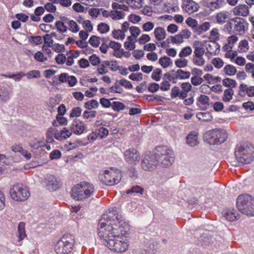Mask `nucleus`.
<instances>
[{
  "mask_svg": "<svg viewBox=\"0 0 254 254\" xmlns=\"http://www.w3.org/2000/svg\"><path fill=\"white\" fill-rule=\"evenodd\" d=\"M124 220L117 210L104 214L98 223V234L104 241V245L111 251L123 253L128 248L127 240L123 237L126 230Z\"/></svg>",
  "mask_w": 254,
  "mask_h": 254,
  "instance_id": "f257e3e1",
  "label": "nucleus"
},
{
  "mask_svg": "<svg viewBox=\"0 0 254 254\" xmlns=\"http://www.w3.org/2000/svg\"><path fill=\"white\" fill-rule=\"evenodd\" d=\"M94 191L93 185L87 182H82L72 187L71 195L73 199L83 201L90 197Z\"/></svg>",
  "mask_w": 254,
  "mask_h": 254,
  "instance_id": "f03ea898",
  "label": "nucleus"
},
{
  "mask_svg": "<svg viewBox=\"0 0 254 254\" xmlns=\"http://www.w3.org/2000/svg\"><path fill=\"white\" fill-rule=\"evenodd\" d=\"M235 155L239 163L249 164L254 159V148L247 143H240L236 147Z\"/></svg>",
  "mask_w": 254,
  "mask_h": 254,
  "instance_id": "7ed1b4c3",
  "label": "nucleus"
},
{
  "mask_svg": "<svg viewBox=\"0 0 254 254\" xmlns=\"http://www.w3.org/2000/svg\"><path fill=\"white\" fill-rule=\"evenodd\" d=\"M75 237L69 234L64 235L54 246V250L57 254H69L74 249Z\"/></svg>",
  "mask_w": 254,
  "mask_h": 254,
  "instance_id": "20e7f679",
  "label": "nucleus"
},
{
  "mask_svg": "<svg viewBox=\"0 0 254 254\" xmlns=\"http://www.w3.org/2000/svg\"><path fill=\"white\" fill-rule=\"evenodd\" d=\"M238 210L248 216H254V197L245 193L239 195L236 200Z\"/></svg>",
  "mask_w": 254,
  "mask_h": 254,
  "instance_id": "39448f33",
  "label": "nucleus"
},
{
  "mask_svg": "<svg viewBox=\"0 0 254 254\" xmlns=\"http://www.w3.org/2000/svg\"><path fill=\"white\" fill-rule=\"evenodd\" d=\"M155 155L158 164L163 167L170 166L174 161L175 155L173 151L165 146L156 147Z\"/></svg>",
  "mask_w": 254,
  "mask_h": 254,
  "instance_id": "423d86ee",
  "label": "nucleus"
},
{
  "mask_svg": "<svg viewBox=\"0 0 254 254\" xmlns=\"http://www.w3.org/2000/svg\"><path fill=\"white\" fill-rule=\"evenodd\" d=\"M248 23L246 20L240 17H235L231 19L229 22L226 25V29L229 32L236 35H243L248 29Z\"/></svg>",
  "mask_w": 254,
  "mask_h": 254,
  "instance_id": "0eeeda50",
  "label": "nucleus"
},
{
  "mask_svg": "<svg viewBox=\"0 0 254 254\" xmlns=\"http://www.w3.org/2000/svg\"><path fill=\"white\" fill-rule=\"evenodd\" d=\"M121 172L118 169L104 170L99 175V179L101 182L106 185L113 186L118 184L121 179Z\"/></svg>",
  "mask_w": 254,
  "mask_h": 254,
  "instance_id": "6e6552de",
  "label": "nucleus"
},
{
  "mask_svg": "<svg viewBox=\"0 0 254 254\" xmlns=\"http://www.w3.org/2000/svg\"><path fill=\"white\" fill-rule=\"evenodd\" d=\"M227 136L226 132L222 129H214L205 133L204 139L208 144L215 145L224 142Z\"/></svg>",
  "mask_w": 254,
  "mask_h": 254,
  "instance_id": "1a4fd4ad",
  "label": "nucleus"
},
{
  "mask_svg": "<svg viewBox=\"0 0 254 254\" xmlns=\"http://www.w3.org/2000/svg\"><path fill=\"white\" fill-rule=\"evenodd\" d=\"M9 193L12 199L20 201L26 200L30 195L28 190L21 184L14 185L10 189Z\"/></svg>",
  "mask_w": 254,
  "mask_h": 254,
  "instance_id": "9d476101",
  "label": "nucleus"
},
{
  "mask_svg": "<svg viewBox=\"0 0 254 254\" xmlns=\"http://www.w3.org/2000/svg\"><path fill=\"white\" fill-rule=\"evenodd\" d=\"M124 158L125 161L128 164L135 166L140 161V154L137 149L130 147L125 151Z\"/></svg>",
  "mask_w": 254,
  "mask_h": 254,
  "instance_id": "9b49d317",
  "label": "nucleus"
},
{
  "mask_svg": "<svg viewBox=\"0 0 254 254\" xmlns=\"http://www.w3.org/2000/svg\"><path fill=\"white\" fill-rule=\"evenodd\" d=\"M158 165V162L155 154L151 153L144 155L141 160V168L145 171H152L154 170Z\"/></svg>",
  "mask_w": 254,
  "mask_h": 254,
  "instance_id": "f8f14e48",
  "label": "nucleus"
},
{
  "mask_svg": "<svg viewBox=\"0 0 254 254\" xmlns=\"http://www.w3.org/2000/svg\"><path fill=\"white\" fill-rule=\"evenodd\" d=\"M72 131L75 134L81 135L87 131V127L83 122L75 119L70 126Z\"/></svg>",
  "mask_w": 254,
  "mask_h": 254,
  "instance_id": "ddd939ff",
  "label": "nucleus"
},
{
  "mask_svg": "<svg viewBox=\"0 0 254 254\" xmlns=\"http://www.w3.org/2000/svg\"><path fill=\"white\" fill-rule=\"evenodd\" d=\"M61 185V182L55 176L50 175L46 179V188L51 191L59 189Z\"/></svg>",
  "mask_w": 254,
  "mask_h": 254,
  "instance_id": "4468645a",
  "label": "nucleus"
},
{
  "mask_svg": "<svg viewBox=\"0 0 254 254\" xmlns=\"http://www.w3.org/2000/svg\"><path fill=\"white\" fill-rule=\"evenodd\" d=\"M231 14L227 10H223L216 13L215 16L216 22L219 24H224L229 22L231 20Z\"/></svg>",
  "mask_w": 254,
  "mask_h": 254,
  "instance_id": "2eb2a0df",
  "label": "nucleus"
},
{
  "mask_svg": "<svg viewBox=\"0 0 254 254\" xmlns=\"http://www.w3.org/2000/svg\"><path fill=\"white\" fill-rule=\"evenodd\" d=\"M238 95L241 97L247 95L249 97H254V86H248L245 83L240 84Z\"/></svg>",
  "mask_w": 254,
  "mask_h": 254,
  "instance_id": "dca6fc26",
  "label": "nucleus"
},
{
  "mask_svg": "<svg viewBox=\"0 0 254 254\" xmlns=\"http://www.w3.org/2000/svg\"><path fill=\"white\" fill-rule=\"evenodd\" d=\"M249 7L245 4H240L236 5L232 9L235 15L246 17L250 14Z\"/></svg>",
  "mask_w": 254,
  "mask_h": 254,
  "instance_id": "f3484780",
  "label": "nucleus"
},
{
  "mask_svg": "<svg viewBox=\"0 0 254 254\" xmlns=\"http://www.w3.org/2000/svg\"><path fill=\"white\" fill-rule=\"evenodd\" d=\"M199 5L192 0L186 1L183 6V9L189 14H191L198 10Z\"/></svg>",
  "mask_w": 254,
  "mask_h": 254,
  "instance_id": "a211bd4d",
  "label": "nucleus"
},
{
  "mask_svg": "<svg viewBox=\"0 0 254 254\" xmlns=\"http://www.w3.org/2000/svg\"><path fill=\"white\" fill-rule=\"evenodd\" d=\"M237 213V211L233 208L227 209L223 211L222 215L227 220L233 222L238 219L239 215Z\"/></svg>",
  "mask_w": 254,
  "mask_h": 254,
  "instance_id": "6ab92c4d",
  "label": "nucleus"
},
{
  "mask_svg": "<svg viewBox=\"0 0 254 254\" xmlns=\"http://www.w3.org/2000/svg\"><path fill=\"white\" fill-rule=\"evenodd\" d=\"M226 5V2L225 0H211L208 3V7L211 11L222 8Z\"/></svg>",
  "mask_w": 254,
  "mask_h": 254,
  "instance_id": "aec40b11",
  "label": "nucleus"
},
{
  "mask_svg": "<svg viewBox=\"0 0 254 254\" xmlns=\"http://www.w3.org/2000/svg\"><path fill=\"white\" fill-rule=\"evenodd\" d=\"M220 45L215 41H210L206 45L207 52L211 55H216L220 52Z\"/></svg>",
  "mask_w": 254,
  "mask_h": 254,
  "instance_id": "412c9836",
  "label": "nucleus"
},
{
  "mask_svg": "<svg viewBox=\"0 0 254 254\" xmlns=\"http://www.w3.org/2000/svg\"><path fill=\"white\" fill-rule=\"evenodd\" d=\"M170 96L172 99L179 97L180 99L186 98V94L180 90L177 86H175L172 88Z\"/></svg>",
  "mask_w": 254,
  "mask_h": 254,
  "instance_id": "4be33fe9",
  "label": "nucleus"
},
{
  "mask_svg": "<svg viewBox=\"0 0 254 254\" xmlns=\"http://www.w3.org/2000/svg\"><path fill=\"white\" fill-rule=\"evenodd\" d=\"M192 48L193 49V55H204L205 51L202 47V44L199 41H195L192 44Z\"/></svg>",
  "mask_w": 254,
  "mask_h": 254,
  "instance_id": "5701e85b",
  "label": "nucleus"
},
{
  "mask_svg": "<svg viewBox=\"0 0 254 254\" xmlns=\"http://www.w3.org/2000/svg\"><path fill=\"white\" fill-rule=\"evenodd\" d=\"M238 37L236 35H231L227 38V43L222 47L223 50L232 49L235 44L238 41Z\"/></svg>",
  "mask_w": 254,
  "mask_h": 254,
  "instance_id": "b1692460",
  "label": "nucleus"
},
{
  "mask_svg": "<svg viewBox=\"0 0 254 254\" xmlns=\"http://www.w3.org/2000/svg\"><path fill=\"white\" fill-rule=\"evenodd\" d=\"M198 134L196 132H190L189 134L186 138V141L188 145L190 146H194L198 144Z\"/></svg>",
  "mask_w": 254,
  "mask_h": 254,
  "instance_id": "393cba45",
  "label": "nucleus"
},
{
  "mask_svg": "<svg viewBox=\"0 0 254 254\" xmlns=\"http://www.w3.org/2000/svg\"><path fill=\"white\" fill-rule=\"evenodd\" d=\"M65 23L68 25V30L72 33H76L79 30V27L73 20L66 19Z\"/></svg>",
  "mask_w": 254,
  "mask_h": 254,
  "instance_id": "a878e982",
  "label": "nucleus"
},
{
  "mask_svg": "<svg viewBox=\"0 0 254 254\" xmlns=\"http://www.w3.org/2000/svg\"><path fill=\"white\" fill-rule=\"evenodd\" d=\"M209 101L210 99L207 96L201 94L197 98L196 104L198 106H199L200 105L204 106L205 109L209 106Z\"/></svg>",
  "mask_w": 254,
  "mask_h": 254,
  "instance_id": "bb28decb",
  "label": "nucleus"
},
{
  "mask_svg": "<svg viewBox=\"0 0 254 254\" xmlns=\"http://www.w3.org/2000/svg\"><path fill=\"white\" fill-rule=\"evenodd\" d=\"M167 44L171 43L176 44H180L184 42V39L182 38V36L180 33L173 36H169L167 39Z\"/></svg>",
  "mask_w": 254,
  "mask_h": 254,
  "instance_id": "cd10ccee",
  "label": "nucleus"
},
{
  "mask_svg": "<svg viewBox=\"0 0 254 254\" xmlns=\"http://www.w3.org/2000/svg\"><path fill=\"white\" fill-rule=\"evenodd\" d=\"M210 27V23L209 22H205L200 25L197 26L194 33L198 35H200L204 32H206L209 29Z\"/></svg>",
  "mask_w": 254,
  "mask_h": 254,
  "instance_id": "c85d7f7f",
  "label": "nucleus"
},
{
  "mask_svg": "<svg viewBox=\"0 0 254 254\" xmlns=\"http://www.w3.org/2000/svg\"><path fill=\"white\" fill-rule=\"evenodd\" d=\"M154 33L155 38L158 41H161L166 37V32L163 28L158 27L154 30Z\"/></svg>",
  "mask_w": 254,
  "mask_h": 254,
  "instance_id": "c756f323",
  "label": "nucleus"
},
{
  "mask_svg": "<svg viewBox=\"0 0 254 254\" xmlns=\"http://www.w3.org/2000/svg\"><path fill=\"white\" fill-rule=\"evenodd\" d=\"M223 71L225 74L230 76L235 75L237 71L236 68L232 64H226Z\"/></svg>",
  "mask_w": 254,
  "mask_h": 254,
  "instance_id": "7c9ffc66",
  "label": "nucleus"
},
{
  "mask_svg": "<svg viewBox=\"0 0 254 254\" xmlns=\"http://www.w3.org/2000/svg\"><path fill=\"white\" fill-rule=\"evenodd\" d=\"M72 134V132L68 129L66 127H64L61 131L60 135H57L55 138L59 140H62L64 139H66L69 137Z\"/></svg>",
  "mask_w": 254,
  "mask_h": 254,
  "instance_id": "2f4dec72",
  "label": "nucleus"
},
{
  "mask_svg": "<svg viewBox=\"0 0 254 254\" xmlns=\"http://www.w3.org/2000/svg\"><path fill=\"white\" fill-rule=\"evenodd\" d=\"M249 48L248 41L247 40H242L239 43L238 51L241 53H246L248 51Z\"/></svg>",
  "mask_w": 254,
  "mask_h": 254,
  "instance_id": "473e14b6",
  "label": "nucleus"
},
{
  "mask_svg": "<svg viewBox=\"0 0 254 254\" xmlns=\"http://www.w3.org/2000/svg\"><path fill=\"white\" fill-rule=\"evenodd\" d=\"M192 62L196 66H203L205 64V59L203 58V55H193Z\"/></svg>",
  "mask_w": 254,
  "mask_h": 254,
  "instance_id": "72a5a7b5",
  "label": "nucleus"
},
{
  "mask_svg": "<svg viewBox=\"0 0 254 254\" xmlns=\"http://www.w3.org/2000/svg\"><path fill=\"white\" fill-rule=\"evenodd\" d=\"M234 92L233 89L228 88L224 91V94L222 98L223 101L225 102H228L231 101L233 98Z\"/></svg>",
  "mask_w": 254,
  "mask_h": 254,
  "instance_id": "f704fd0d",
  "label": "nucleus"
},
{
  "mask_svg": "<svg viewBox=\"0 0 254 254\" xmlns=\"http://www.w3.org/2000/svg\"><path fill=\"white\" fill-rule=\"evenodd\" d=\"M18 237L19 241L22 240L26 236L25 230V223L21 222L19 223L18 226Z\"/></svg>",
  "mask_w": 254,
  "mask_h": 254,
  "instance_id": "c9c22d12",
  "label": "nucleus"
},
{
  "mask_svg": "<svg viewBox=\"0 0 254 254\" xmlns=\"http://www.w3.org/2000/svg\"><path fill=\"white\" fill-rule=\"evenodd\" d=\"M190 76L189 71L183 70L181 69H178L176 72V78L185 79L189 78Z\"/></svg>",
  "mask_w": 254,
  "mask_h": 254,
  "instance_id": "e433bc0d",
  "label": "nucleus"
},
{
  "mask_svg": "<svg viewBox=\"0 0 254 254\" xmlns=\"http://www.w3.org/2000/svg\"><path fill=\"white\" fill-rule=\"evenodd\" d=\"M95 130L97 132L98 137L100 139L105 138L109 134L108 129L103 127H100Z\"/></svg>",
  "mask_w": 254,
  "mask_h": 254,
  "instance_id": "4c0bfd02",
  "label": "nucleus"
},
{
  "mask_svg": "<svg viewBox=\"0 0 254 254\" xmlns=\"http://www.w3.org/2000/svg\"><path fill=\"white\" fill-rule=\"evenodd\" d=\"M196 118L202 122H207L211 120L212 117L208 112H199L196 114Z\"/></svg>",
  "mask_w": 254,
  "mask_h": 254,
  "instance_id": "58836bf2",
  "label": "nucleus"
},
{
  "mask_svg": "<svg viewBox=\"0 0 254 254\" xmlns=\"http://www.w3.org/2000/svg\"><path fill=\"white\" fill-rule=\"evenodd\" d=\"M222 84L226 87L233 89L236 87L237 82L234 79L226 78L223 80Z\"/></svg>",
  "mask_w": 254,
  "mask_h": 254,
  "instance_id": "ea45409f",
  "label": "nucleus"
},
{
  "mask_svg": "<svg viewBox=\"0 0 254 254\" xmlns=\"http://www.w3.org/2000/svg\"><path fill=\"white\" fill-rule=\"evenodd\" d=\"M220 34L219 30L216 28H213L210 32L209 39L211 41H217L220 39Z\"/></svg>",
  "mask_w": 254,
  "mask_h": 254,
  "instance_id": "a19ab883",
  "label": "nucleus"
},
{
  "mask_svg": "<svg viewBox=\"0 0 254 254\" xmlns=\"http://www.w3.org/2000/svg\"><path fill=\"white\" fill-rule=\"evenodd\" d=\"M9 93L8 90L4 87H0V99L1 101H7L9 99Z\"/></svg>",
  "mask_w": 254,
  "mask_h": 254,
  "instance_id": "79ce46f5",
  "label": "nucleus"
},
{
  "mask_svg": "<svg viewBox=\"0 0 254 254\" xmlns=\"http://www.w3.org/2000/svg\"><path fill=\"white\" fill-rule=\"evenodd\" d=\"M99 105L98 101L94 99L89 100L84 103V107L88 110L96 109L98 107Z\"/></svg>",
  "mask_w": 254,
  "mask_h": 254,
  "instance_id": "37998d69",
  "label": "nucleus"
},
{
  "mask_svg": "<svg viewBox=\"0 0 254 254\" xmlns=\"http://www.w3.org/2000/svg\"><path fill=\"white\" fill-rule=\"evenodd\" d=\"M55 27L57 30L61 33L66 32L67 30V27L65 23L62 21H57L55 23Z\"/></svg>",
  "mask_w": 254,
  "mask_h": 254,
  "instance_id": "c03bdc74",
  "label": "nucleus"
},
{
  "mask_svg": "<svg viewBox=\"0 0 254 254\" xmlns=\"http://www.w3.org/2000/svg\"><path fill=\"white\" fill-rule=\"evenodd\" d=\"M159 63L164 68L168 67L170 64H172L171 59L167 56L160 58Z\"/></svg>",
  "mask_w": 254,
  "mask_h": 254,
  "instance_id": "a18cd8bd",
  "label": "nucleus"
},
{
  "mask_svg": "<svg viewBox=\"0 0 254 254\" xmlns=\"http://www.w3.org/2000/svg\"><path fill=\"white\" fill-rule=\"evenodd\" d=\"M142 0H128L127 4L133 8L139 9L142 6Z\"/></svg>",
  "mask_w": 254,
  "mask_h": 254,
  "instance_id": "49530a36",
  "label": "nucleus"
},
{
  "mask_svg": "<svg viewBox=\"0 0 254 254\" xmlns=\"http://www.w3.org/2000/svg\"><path fill=\"white\" fill-rule=\"evenodd\" d=\"M55 133V129L51 127L49 128L46 132V142L47 143H52L54 141L53 135Z\"/></svg>",
  "mask_w": 254,
  "mask_h": 254,
  "instance_id": "de8ad7c7",
  "label": "nucleus"
},
{
  "mask_svg": "<svg viewBox=\"0 0 254 254\" xmlns=\"http://www.w3.org/2000/svg\"><path fill=\"white\" fill-rule=\"evenodd\" d=\"M97 115L96 111H88L86 110L83 113V118L85 120H90L95 118Z\"/></svg>",
  "mask_w": 254,
  "mask_h": 254,
  "instance_id": "09e8293b",
  "label": "nucleus"
},
{
  "mask_svg": "<svg viewBox=\"0 0 254 254\" xmlns=\"http://www.w3.org/2000/svg\"><path fill=\"white\" fill-rule=\"evenodd\" d=\"M192 53V49L190 46L183 48L180 51L179 56L180 58L188 57Z\"/></svg>",
  "mask_w": 254,
  "mask_h": 254,
  "instance_id": "8fccbe9b",
  "label": "nucleus"
},
{
  "mask_svg": "<svg viewBox=\"0 0 254 254\" xmlns=\"http://www.w3.org/2000/svg\"><path fill=\"white\" fill-rule=\"evenodd\" d=\"M112 108L115 111L119 112L125 109V105L119 101H115L112 103Z\"/></svg>",
  "mask_w": 254,
  "mask_h": 254,
  "instance_id": "3c124183",
  "label": "nucleus"
},
{
  "mask_svg": "<svg viewBox=\"0 0 254 254\" xmlns=\"http://www.w3.org/2000/svg\"><path fill=\"white\" fill-rule=\"evenodd\" d=\"M107 67L106 61L103 62L98 66L97 72L98 74L103 75L107 73L108 72Z\"/></svg>",
  "mask_w": 254,
  "mask_h": 254,
  "instance_id": "603ef678",
  "label": "nucleus"
},
{
  "mask_svg": "<svg viewBox=\"0 0 254 254\" xmlns=\"http://www.w3.org/2000/svg\"><path fill=\"white\" fill-rule=\"evenodd\" d=\"M144 192V189L139 187V186H134L132 187V188L127 190L126 193L127 194L131 193H140L142 194Z\"/></svg>",
  "mask_w": 254,
  "mask_h": 254,
  "instance_id": "864d4df0",
  "label": "nucleus"
},
{
  "mask_svg": "<svg viewBox=\"0 0 254 254\" xmlns=\"http://www.w3.org/2000/svg\"><path fill=\"white\" fill-rule=\"evenodd\" d=\"M112 35L114 38L116 39L123 40L125 37V34L122 30H114L112 32Z\"/></svg>",
  "mask_w": 254,
  "mask_h": 254,
  "instance_id": "5fc2aeb1",
  "label": "nucleus"
},
{
  "mask_svg": "<svg viewBox=\"0 0 254 254\" xmlns=\"http://www.w3.org/2000/svg\"><path fill=\"white\" fill-rule=\"evenodd\" d=\"M26 76V73L23 72H19L16 74H9L4 75V76L13 79L16 81H19L21 80L22 77Z\"/></svg>",
  "mask_w": 254,
  "mask_h": 254,
  "instance_id": "6e6d98bb",
  "label": "nucleus"
},
{
  "mask_svg": "<svg viewBox=\"0 0 254 254\" xmlns=\"http://www.w3.org/2000/svg\"><path fill=\"white\" fill-rule=\"evenodd\" d=\"M106 65L109 67L110 69L112 71H115L120 69V66L118 65L116 61H106Z\"/></svg>",
  "mask_w": 254,
  "mask_h": 254,
  "instance_id": "4d7b16f0",
  "label": "nucleus"
},
{
  "mask_svg": "<svg viewBox=\"0 0 254 254\" xmlns=\"http://www.w3.org/2000/svg\"><path fill=\"white\" fill-rule=\"evenodd\" d=\"M181 87L182 89V91L185 93L186 94V98H187L188 97V93L191 90V85L189 82H184L181 84Z\"/></svg>",
  "mask_w": 254,
  "mask_h": 254,
  "instance_id": "13d9d810",
  "label": "nucleus"
},
{
  "mask_svg": "<svg viewBox=\"0 0 254 254\" xmlns=\"http://www.w3.org/2000/svg\"><path fill=\"white\" fill-rule=\"evenodd\" d=\"M98 31L102 34L106 33L110 29L109 26L105 23L102 22L98 25L97 27Z\"/></svg>",
  "mask_w": 254,
  "mask_h": 254,
  "instance_id": "bf43d9fd",
  "label": "nucleus"
},
{
  "mask_svg": "<svg viewBox=\"0 0 254 254\" xmlns=\"http://www.w3.org/2000/svg\"><path fill=\"white\" fill-rule=\"evenodd\" d=\"M82 112V109L79 107H74L72 109L69 115L70 118L79 117L80 116Z\"/></svg>",
  "mask_w": 254,
  "mask_h": 254,
  "instance_id": "052dcab7",
  "label": "nucleus"
},
{
  "mask_svg": "<svg viewBox=\"0 0 254 254\" xmlns=\"http://www.w3.org/2000/svg\"><path fill=\"white\" fill-rule=\"evenodd\" d=\"M89 44L94 47H98L100 43L99 37L93 35L89 40Z\"/></svg>",
  "mask_w": 254,
  "mask_h": 254,
  "instance_id": "680f3d73",
  "label": "nucleus"
},
{
  "mask_svg": "<svg viewBox=\"0 0 254 254\" xmlns=\"http://www.w3.org/2000/svg\"><path fill=\"white\" fill-rule=\"evenodd\" d=\"M162 70L160 68L154 69L152 73L151 77L156 81H159L161 78Z\"/></svg>",
  "mask_w": 254,
  "mask_h": 254,
  "instance_id": "e2e57ef3",
  "label": "nucleus"
},
{
  "mask_svg": "<svg viewBox=\"0 0 254 254\" xmlns=\"http://www.w3.org/2000/svg\"><path fill=\"white\" fill-rule=\"evenodd\" d=\"M214 66L218 69L221 68L224 65V62L220 58H215L211 62Z\"/></svg>",
  "mask_w": 254,
  "mask_h": 254,
  "instance_id": "0e129e2a",
  "label": "nucleus"
},
{
  "mask_svg": "<svg viewBox=\"0 0 254 254\" xmlns=\"http://www.w3.org/2000/svg\"><path fill=\"white\" fill-rule=\"evenodd\" d=\"M186 22L188 25L193 28L194 31H195L198 25V22L196 19L191 17H188L186 19Z\"/></svg>",
  "mask_w": 254,
  "mask_h": 254,
  "instance_id": "69168bd1",
  "label": "nucleus"
},
{
  "mask_svg": "<svg viewBox=\"0 0 254 254\" xmlns=\"http://www.w3.org/2000/svg\"><path fill=\"white\" fill-rule=\"evenodd\" d=\"M34 58L35 60L39 62H44L47 60L46 57L44 56L43 54L38 51L34 55Z\"/></svg>",
  "mask_w": 254,
  "mask_h": 254,
  "instance_id": "338daca9",
  "label": "nucleus"
},
{
  "mask_svg": "<svg viewBox=\"0 0 254 254\" xmlns=\"http://www.w3.org/2000/svg\"><path fill=\"white\" fill-rule=\"evenodd\" d=\"M245 70L248 73L252 74V77L254 78V64L248 63L245 65Z\"/></svg>",
  "mask_w": 254,
  "mask_h": 254,
  "instance_id": "774afa93",
  "label": "nucleus"
}]
</instances>
